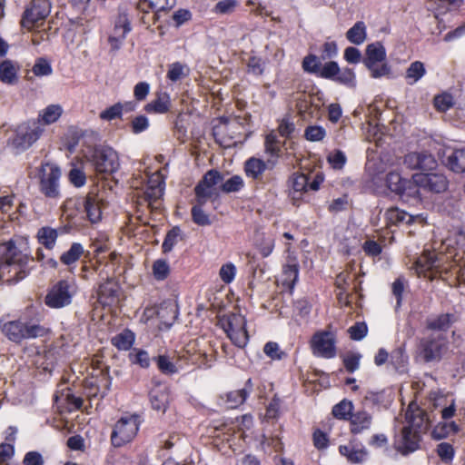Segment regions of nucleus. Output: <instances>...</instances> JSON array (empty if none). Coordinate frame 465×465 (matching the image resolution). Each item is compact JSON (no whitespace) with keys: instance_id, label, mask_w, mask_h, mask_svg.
Masks as SVG:
<instances>
[{"instance_id":"61","label":"nucleus","mask_w":465,"mask_h":465,"mask_svg":"<svg viewBox=\"0 0 465 465\" xmlns=\"http://www.w3.org/2000/svg\"><path fill=\"white\" fill-rule=\"evenodd\" d=\"M312 443L318 450H326L330 445V438L328 433L321 429H315L312 432Z\"/></svg>"},{"instance_id":"23","label":"nucleus","mask_w":465,"mask_h":465,"mask_svg":"<svg viewBox=\"0 0 465 465\" xmlns=\"http://www.w3.org/2000/svg\"><path fill=\"white\" fill-rule=\"evenodd\" d=\"M406 420L407 426H411L415 430H420V435L427 430V413L414 403L409 405L406 411Z\"/></svg>"},{"instance_id":"64","label":"nucleus","mask_w":465,"mask_h":465,"mask_svg":"<svg viewBox=\"0 0 465 465\" xmlns=\"http://www.w3.org/2000/svg\"><path fill=\"white\" fill-rule=\"evenodd\" d=\"M350 338L353 341L362 340L368 333V327L364 322H357L348 329Z\"/></svg>"},{"instance_id":"18","label":"nucleus","mask_w":465,"mask_h":465,"mask_svg":"<svg viewBox=\"0 0 465 465\" xmlns=\"http://www.w3.org/2000/svg\"><path fill=\"white\" fill-rule=\"evenodd\" d=\"M421 440L420 430H415L411 426H404L396 448L402 455H408L420 449Z\"/></svg>"},{"instance_id":"47","label":"nucleus","mask_w":465,"mask_h":465,"mask_svg":"<svg viewBox=\"0 0 465 465\" xmlns=\"http://www.w3.org/2000/svg\"><path fill=\"white\" fill-rule=\"evenodd\" d=\"M192 219L194 223L200 226H207L213 223L215 216H211L203 210V205H193Z\"/></svg>"},{"instance_id":"14","label":"nucleus","mask_w":465,"mask_h":465,"mask_svg":"<svg viewBox=\"0 0 465 465\" xmlns=\"http://www.w3.org/2000/svg\"><path fill=\"white\" fill-rule=\"evenodd\" d=\"M440 259L430 251H424L414 262L412 268L419 277L432 281L440 273Z\"/></svg>"},{"instance_id":"43","label":"nucleus","mask_w":465,"mask_h":465,"mask_svg":"<svg viewBox=\"0 0 465 465\" xmlns=\"http://www.w3.org/2000/svg\"><path fill=\"white\" fill-rule=\"evenodd\" d=\"M420 188H421V186L415 181L414 175H413L412 180L407 179L405 181V183L402 185L399 195L402 201H405L404 197L412 198V199L420 201L421 200L420 194Z\"/></svg>"},{"instance_id":"4","label":"nucleus","mask_w":465,"mask_h":465,"mask_svg":"<svg viewBox=\"0 0 465 465\" xmlns=\"http://www.w3.org/2000/svg\"><path fill=\"white\" fill-rule=\"evenodd\" d=\"M362 64L370 71L371 78L389 77L391 66L387 63L386 49L381 42L369 44L365 48Z\"/></svg>"},{"instance_id":"17","label":"nucleus","mask_w":465,"mask_h":465,"mask_svg":"<svg viewBox=\"0 0 465 465\" xmlns=\"http://www.w3.org/2000/svg\"><path fill=\"white\" fill-rule=\"evenodd\" d=\"M121 287L113 277H107L98 285L96 294L97 302L103 306H112L118 302Z\"/></svg>"},{"instance_id":"5","label":"nucleus","mask_w":465,"mask_h":465,"mask_svg":"<svg viewBox=\"0 0 465 465\" xmlns=\"http://www.w3.org/2000/svg\"><path fill=\"white\" fill-rule=\"evenodd\" d=\"M74 280L61 279L53 284L45 296V304L51 309H61L70 305L76 294Z\"/></svg>"},{"instance_id":"24","label":"nucleus","mask_w":465,"mask_h":465,"mask_svg":"<svg viewBox=\"0 0 465 465\" xmlns=\"http://www.w3.org/2000/svg\"><path fill=\"white\" fill-rule=\"evenodd\" d=\"M350 431L357 435L371 428L372 416L366 411H358L351 414Z\"/></svg>"},{"instance_id":"21","label":"nucleus","mask_w":465,"mask_h":465,"mask_svg":"<svg viewBox=\"0 0 465 465\" xmlns=\"http://www.w3.org/2000/svg\"><path fill=\"white\" fill-rule=\"evenodd\" d=\"M252 390L253 382L252 380L249 378L245 381L242 389L226 392L224 395L221 396V399L223 401L227 409H236L245 402Z\"/></svg>"},{"instance_id":"45","label":"nucleus","mask_w":465,"mask_h":465,"mask_svg":"<svg viewBox=\"0 0 465 465\" xmlns=\"http://www.w3.org/2000/svg\"><path fill=\"white\" fill-rule=\"evenodd\" d=\"M129 360L133 364H136L143 369H148L151 365L149 353L143 349L134 348L129 353Z\"/></svg>"},{"instance_id":"2","label":"nucleus","mask_w":465,"mask_h":465,"mask_svg":"<svg viewBox=\"0 0 465 465\" xmlns=\"http://www.w3.org/2000/svg\"><path fill=\"white\" fill-rule=\"evenodd\" d=\"M41 321L39 313H25L16 320L0 324V328L9 341L20 344L25 340L43 338L49 334V328L41 324Z\"/></svg>"},{"instance_id":"62","label":"nucleus","mask_w":465,"mask_h":465,"mask_svg":"<svg viewBox=\"0 0 465 465\" xmlns=\"http://www.w3.org/2000/svg\"><path fill=\"white\" fill-rule=\"evenodd\" d=\"M326 135V131L320 125H310L304 131V137L310 142H320Z\"/></svg>"},{"instance_id":"32","label":"nucleus","mask_w":465,"mask_h":465,"mask_svg":"<svg viewBox=\"0 0 465 465\" xmlns=\"http://www.w3.org/2000/svg\"><path fill=\"white\" fill-rule=\"evenodd\" d=\"M446 164L454 173H465V147L453 150L447 157Z\"/></svg>"},{"instance_id":"48","label":"nucleus","mask_w":465,"mask_h":465,"mask_svg":"<svg viewBox=\"0 0 465 465\" xmlns=\"http://www.w3.org/2000/svg\"><path fill=\"white\" fill-rule=\"evenodd\" d=\"M256 247L263 258L268 257L274 249V239L262 233L256 239Z\"/></svg>"},{"instance_id":"56","label":"nucleus","mask_w":465,"mask_h":465,"mask_svg":"<svg viewBox=\"0 0 465 465\" xmlns=\"http://www.w3.org/2000/svg\"><path fill=\"white\" fill-rule=\"evenodd\" d=\"M153 360L156 362L158 370L163 374L171 375L177 371L176 366L166 355H159L153 358Z\"/></svg>"},{"instance_id":"9","label":"nucleus","mask_w":465,"mask_h":465,"mask_svg":"<svg viewBox=\"0 0 465 465\" xmlns=\"http://www.w3.org/2000/svg\"><path fill=\"white\" fill-rule=\"evenodd\" d=\"M336 334L329 330L316 331L311 339L310 345L314 356L332 359L337 355Z\"/></svg>"},{"instance_id":"7","label":"nucleus","mask_w":465,"mask_h":465,"mask_svg":"<svg viewBox=\"0 0 465 465\" xmlns=\"http://www.w3.org/2000/svg\"><path fill=\"white\" fill-rule=\"evenodd\" d=\"M51 12L49 0H32L23 12L20 25L28 31L42 26Z\"/></svg>"},{"instance_id":"11","label":"nucleus","mask_w":465,"mask_h":465,"mask_svg":"<svg viewBox=\"0 0 465 465\" xmlns=\"http://www.w3.org/2000/svg\"><path fill=\"white\" fill-rule=\"evenodd\" d=\"M44 131L43 124L34 119L23 123L15 130L13 144L16 148L25 150L40 138Z\"/></svg>"},{"instance_id":"26","label":"nucleus","mask_w":465,"mask_h":465,"mask_svg":"<svg viewBox=\"0 0 465 465\" xmlns=\"http://www.w3.org/2000/svg\"><path fill=\"white\" fill-rule=\"evenodd\" d=\"M160 447L173 454H180L186 447V440L183 436L178 432H173L164 436L161 435Z\"/></svg>"},{"instance_id":"13","label":"nucleus","mask_w":465,"mask_h":465,"mask_svg":"<svg viewBox=\"0 0 465 465\" xmlns=\"http://www.w3.org/2000/svg\"><path fill=\"white\" fill-rule=\"evenodd\" d=\"M60 168L51 163H45L41 167V192L49 198H56L59 195Z\"/></svg>"},{"instance_id":"30","label":"nucleus","mask_w":465,"mask_h":465,"mask_svg":"<svg viewBox=\"0 0 465 465\" xmlns=\"http://www.w3.org/2000/svg\"><path fill=\"white\" fill-rule=\"evenodd\" d=\"M300 265L297 262L287 263L282 267V283L292 291L299 278Z\"/></svg>"},{"instance_id":"19","label":"nucleus","mask_w":465,"mask_h":465,"mask_svg":"<svg viewBox=\"0 0 465 465\" xmlns=\"http://www.w3.org/2000/svg\"><path fill=\"white\" fill-rule=\"evenodd\" d=\"M394 401V392L390 389L381 391H368L363 397L362 403L377 411L388 410Z\"/></svg>"},{"instance_id":"33","label":"nucleus","mask_w":465,"mask_h":465,"mask_svg":"<svg viewBox=\"0 0 465 465\" xmlns=\"http://www.w3.org/2000/svg\"><path fill=\"white\" fill-rule=\"evenodd\" d=\"M454 322L452 313H441L434 319L427 320L426 327L431 331H446Z\"/></svg>"},{"instance_id":"31","label":"nucleus","mask_w":465,"mask_h":465,"mask_svg":"<svg viewBox=\"0 0 465 465\" xmlns=\"http://www.w3.org/2000/svg\"><path fill=\"white\" fill-rule=\"evenodd\" d=\"M339 452L352 464L361 463L366 460L368 457V451L365 448L355 449L350 445H340Z\"/></svg>"},{"instance_id":"12","label":"nucleus","mask_w":465,"mask_h":465,"mask_svg":"<svg viewBox=\"0 0 465 465\" xmlns=\"http://www.w3.org/2000/svg\"><path fill=\"white\" fill-rule=\"evenodd\" d=\"M322 78L331 80L348 88H355L357 85L353 69L349 67L341 69L335 61H328L323 64Z\"/></svg>"},{"instance_id":"60","label":"nucleus","mask_w":465,"mask_h":465,"mask_svg":"<svg viewBox=\"0 0 465 465\" xmlns=\"http://www.w3.org/2000/svg\"><path fill=\"white\" fill-rule=\"evenodd\" d=\"M150 127V122L147 116L139 114L134 117L130 122L131 132L139 134L145 132Z\"/></svg>"},{"instance_id":"57","label":"nucleus","mask_w":465,"mask_h":465,"mask_svg":"<svg viewBox=\"0 0 465 465\" xmlns=\"http://www.w3.org/2000/svg\"><path fill=\"white\" fill-rule=\"evenodd\" d=\"M436 453L442 462L450 463L455 456L453 446L449 442H440L437 445Z\"/></svg>"},{"instance_id":"51","label":"nucleus","mask_w":465,"mask_h":465,"mask_svg":"<svg viewBox=\"0 0 465 465\" xmlns=\"http://www.w3.org/2000/svg\"><path fill=\"white\" fill-rule=\"evenodd\" d=\"M188 74V68L185 64L175 62L169 65L166 77L175 83Z\"/></svg>"},{"instance_id":"37","label":"nucleus","mask_w":465,"mask_h":465,"mask_svg":"<svg viewBox=\"0 0 465 465\" xmlns=\"http://www.w3.org/2000/svg\"><path fill=\"white\" fill-rule=\"evenodd\" d=\"M426 74V68L422 62L414 61L407 68L405 73L406 83L410 85L415 84Z\"/></svg>"},{"instance_id":"40","label":"nucleus","mask_w":465,"mask_h":465,"mask_svg":"<svg viewBox=\"0 0 465 465\" xmlns=\"http://www.w3.org/2000/svg\"><path fill=\"white\" fill-rule=\"evenodd\" d=\"M183 240L182 230L179 226H173L169 230L164 237L162 244V252L163 254L171 252L179 241Z\"/></svg>"},{"instance_id":"34","label":"nucleus","mask_w":465,"mask_h":465,"mask_svg":"<svg viewBox=\"0 0 465 465\" xmlns=\"http://www.w3.org/2000/svg\"><path fill=\"white\" fill-rule=\"evenodd\" d=\"M134 340V333L129 329H124L123 331L114 336L111 342L120 351H128L132 348Z\"/></svg>"},{"instance_id":"63","label":"nucleus","mask_w":465,"mask_h":465,"mask_svg":"<svg viewBox=\"0 0 465 465\" xmlns=\"http://www.w3.org/2000/svg\"><path fill=\"white\" fill-rule=\"evenodd\" d=\"M239 5L237 0H221L213 7V12L218 15H229L235 11Z\"/></svg>"},{"instance_id":"27","label":"nucleus","mask_w":465,"mask_h":465,"mask_svg":"<svg viewBox=\"0 0 465 465\" xmlns=\"http://www.w3.org/2000/svg\"><path fill=\"white\" fill-rule=\"evenodd\" d=\"M206 430L209 437L223 441L229 440L232 426L223 420H213L208 424Z\"/></svg>"},{"instance_id":"16","label":"nucleus","mask_w":465,"mask_h":465,"mask_svg":"<svg viewBox=\"0 0 465 465\" xmlns=\"http://www.w3.org/2000/svg\"><path fill=\"white\" fill-rule=\"evenodd\" d=\"M415 181L425 191L440 193L445 192L449 186V181L443 173H421L414 174Z\"/></svg>"},{"instance_id":"53","label":"nucleus","mask_w":465,"mask_h":465,"mask_svg":"<svg viewBox=\"0 0 465 465\" xmlns=\"http://www.w3.org/2000/svg\"><path fill=\"white\" fill-rule=\"evenodd\" d=\"M101 205H78L77 211L84 213L86 219L92 223H96L102 219Z\"/></svg>"},{"instance_id":"59","label":"nucleus","mask_w":465,"mask_h":465,"mask_svg":"<svg viewBox=\"0 0 465 465\" xmlns=\"http://www.w3.org/2000/svg\"><path fill=\"white\" fill-rule=\"evenodd\" d=\"M406 180L407 179L401 177V173L397 172H390L386 176V184L391 192L399 195Z\"/></svg>"},{"instance_id":"10","label":"nucleus","mask_w":465,"mask_h":465,"mask_svg":"<svg viewBox=\"0 0 465 465\" xmlns=\"http://www.w3.org/2000/svg\"><path fill=\"white\" fill-rule=\"evenodd\" d=\"M223 180V174L217 169L207 171L194 187V194L198 201H206L218 196Z\"/></svg>"},{"instance_id":"58","label":"nucleus","mask_w":465,"mask_h":465,"mask_svg":"<svg viewBox=\"0 0 465 465\" xmlns=\"http://www.w3.org/2000/svg\"><path fill=\"white\" fill-rule=\"evenodd\" d=\"M150 402L153 410L164 412L168 406L167 395L163 391H152Z\"/></svg>"},{"instance_id":"3","label":"nucleus","mask_w":465,"mask_h":465,"mask_svg":"<svg viewBox=\"0 0 465 465\" xmlns=\"http://www.w3.org/2000/svg\"><path fill=\"white\" fill-rule=\"evenodd\" d=\"M143 422L138 413H125L113 426L110 436L111 443L115 448H121L134 440Z\"/></svg>"},{"instance_id":"35","label":"nucleus","mask_w":465,"mask_h":465,"mask_svg":"<svg viewBox=\"0 0 465 465\" xmlns=\"http://www.w3.org/2000/svg\"><path fill=\"white\" fill-rule=\"evenodd\" d=\"M367 37V28L362 21L356 22L352 27L346 32L347 40L354 45H361Z\"/></svg>"},{"instance_id":"50","label":"nucleus","mask_w":465,"mask_h":465,"mask_svg":"<svg viewBox=\"0 0 465 465\" xmlns=\"http://www.w3.org/2000/svg\"><path fill=\"white\" fill-rule=\"evenodd\" d=\"M433 105L438 112L445 113L454 105L453 96L449 93L435 95Z\"/></svg>"},{"instance_id":"8","label":"nucleus","mask_w":465,"mask_h":465,"mask_svg":"<svg viewBox=\"0 0 465 465\" xmlns=\"http://www.w3.org/2000/svg\"><path fill=\"white\" fill-rule=\"evenodd\" d=\"M91 163L97 174L106 176L118 171V153L111 147H96L91 155Z\"/></svg>"},{"instance_id":"46","label":"nucleus","mask_w":465,"mask_h":465,"mask_svg":"<svg viewBox=\"0 0 465 465\" xmlns=\"http://www.w3.org/2000/svg\"><path fill=\"white\" fill-rule=\"evenodd\" d=\"M152 272L156 281H164L169 277L171 268L166 260L157 259L153 263Z\"/></svg>"},{"instance_id":"29","label":"nucleus","mask_w":465,"mask_h":465,"mask_svg":"<svg viewBox=\"0 0 465 465\" xmlns=\"http://www.w3.org/2000/svg\"><path fill=\"white\" fill-rule=\"evenodd\" d=\"M62 114L63 108L60 104H49L39 112L37 119L34 120L38 121L45 128V125L57 122Z\"/></svg>"},{"instance_id":"42","label":"nucleus","mask_w":465,"mask_h":465,"mask_svg":"<svg viewBox=\"0 0 465 465\" xmlns=\"http://www.w3.org/2000/svg\"><path fill=\"white\" fill-rule=\"evenodd\" d=\"M302 69L310 74H314L322 78V72L323 70V64L322 59L312 54H309L302 60Z\"/></svg>"},{"instance_id":"1","label":"nucleus","mask_w":465,"mask_h":465,"mask_svg":"<svg viewBox=\"0 0 465 465\" xmlns=\"http://www.w3.org/2000/svg\"><path fill=\"white\" fill-rule=\"evenodd\" d=\"M34 262L28 240L15 236L0 243V280L14 284L25 279L30 272Z\"/></svg>"},{"instance_id":"36","label":"nucleus","mask_w":465,"mask_h":465,"mask_svg":"<svg viewBox=\"0 0 465 465\" xmlns=\"http://www.w3.org/2000/svg\"><path fill=\"white\" fill-rule=\"evenodd\" d=\"M131 31L132 24L129 15L124 11H119L114 20V34H120L122 35V38H126Z\"/></svg>"},{"instance_id":"49","label":"nucleus","mask_w":465,"mask_h":465,"mask_svg":"<svg viewBox=\"0 0 465 465\" xmlns=\"http://www.w3.org/2000/svg\"><path fill=\"white\" fill-rule=\"evenodd\" d=\"M353 405L351 401L342 400L332 408V415L339 420H349L352 414Z\"/></svg>"},{"instance_id":"6","label":"nucleus","mask_w":465,"mask_h":465,"mask_svg":"<svg viewBox=\"0 0 465 465\" xmlns=\"http://www.w3.org/2000/svg\"><path fill=\"white\" fill-rule=\"evenodd\" d=\"M219 324L227 337L238 348L243 349L249 341L244 316L237 313L223 315L219 319Z\"/></svg>"},{"instance_id":"39","label":"nucleus","mask_w":465,"mask_h":465,"mask_svg":"<svg viewBox=\"0 0 465 465\" xmlns=\"http://www.w3.org/2000/svg\"><path fill=\"white\" fill-rule=\"evenodd\" d=\"M266 170V163L259 158L251 157L244 163V172L248 177L258 179Z\"/></svg>"},{"instance_id":"52","label":"nucleus","mask_w":465,"mask_h":465,"mask_svg":"<svg viewBox=\"0 0 465 465\" xmlns=\"http://www.w3.org/2000/svg\"><path fill=\"white\" fill-rule=\"evenodd\" d=\"M319 57L322 61H331L338 55V45L333 40H327L319 49Z\"/></svg>"},{"instance_id":"20","label":"nucleus","mask_w":465,"mask_h":465,"mask_svg":"<svg viewBox=\"0 0 465 465\" xmlns=\"http://www.w3.org/2000/svg\"><path fill=\"white\" fill-rule=\"evenodd\" d=\"M404 163L411 169H419L423 172L435 170L438 166L435 157L426 152L410 153L405 156Z\"/></svg>"},{"instance_id":"28","label":"nucleus","mask_w":465,"mask_h":465,"mask_svg":"<svg viewBox=\"0 0 465 465\" xmlns=\"http://www.w3.org/2000/svg\"><path fill=\"white\" fill-rule=\"evenodd\" d=\"M19 66L13 61L5 59L0 62V81L7 84H15L18 81Z\"/></svg>"},{"instance_id":"15","label":"nucleus","mask_w":465,"mask_h":465,"mask_svg":"<svg viewBox=\"0 0 465 465\" xmlns=\"http://www.w3.org/2000/svg\"><path fill=\"white\" fill-rule=\"evenodd\" d=\"M443 347L442 337L430 334L420 339L418 353L425 362H430L441 358Z\"/></svg>"},{"instance_id":"54","label":"nucleus","mask_w":465,"mask_h":465,"mask_svg":"<svg viewBox=\"0 0 465 465\" xmlns=\"http://www.w3.org/2000/svg\"><path fill=\"white\" fill-rule=\"evenodd\" d=\"M264 148L265 152L271 156L279 157L281 153L280 141L273 132L265 136Z\"/></svg>"},{"instance_id":"55","label":"nucleus","mask_w":465,"mask_h":465,"mask_svg":"<svg viewBox=\"0 0 465 465\" xmlns=\"http://www.w3.org/2000/svg\"><path fill=\"white\" fill-rule=\"evenodd\" d=\"M124 106L122 103H116L114 105L107 107L99 114L100 119L104 121H113L114 119H121L123 116Z\"/></svg>"},{"instance_id":"41","label":"nucleus","mask_w":465,"mask_h":465,"mask_svg":"<svg viewBox=\"0 0 465 465\" xmlns=\"http://www.w3.org/2000/svg\"><path fill=\"white\" fill-rule=\"evenodd\" d=\"M84 253V247L80 242H73L69 250L62 253L60 262L67 266L76 262Z\"/></svg>"},{"instance_id":"22","label":"nucleus","mask_w":465,"mask_h":465,"mask_svg":"<svg viewBox=\"0 0 465 465\" xmlns=\"http://www.w3.org/2000/svg\"><path fill=\"white\" fill-rule=\"evenodd\" d=\"M165 183L164 178L161 174L160 172H156L149 176L147 183L143 192V198L145 201H148L149 203L151 202H155L159 200L164 191Z\"/></svg>"},{"instance_id":"38","label":"nucleus","mask_w":465,"mask_h":465,"mask_svg":"<svg viewBox=\"0 0 465 465\" xmlns=\"http://www.w3.org/2000/svg\"><path fill=\"white\" fill-rule=\"evenodd\" d=\"M57 237V230L48 226L42 227L37 232L38 242L47 250H52L54 247Z\"/></svg>"},{"instance_id":"44","label":"nucleus","mask_w":465,"mask_h":465,"mask_svg":"<svg viewBox=\"0 0 465 465\" xmlns=\"http://www.w3.org/2000/svg\"><path fill=\"white\" fill-rule=\"evenodd\" d=\"M244 187V181L240 175H232L220 183V193H238Z\"/></svg>"},{"instance_id":"25","label":"nucleus","mask_w":465,"mask_h":465,"mask_svg":"<svg viewBox=\"0 0 465 465\" xmlns=\"http://www.w3.org/2000/svg\"><path fill=\"white\" fill-rule=\"evenodd\" d=\"M171 108L170 94L166 92H157L155 99L146 104L143 110L147 114H163L169 112Z\"/></svg>"}]
</instances>
